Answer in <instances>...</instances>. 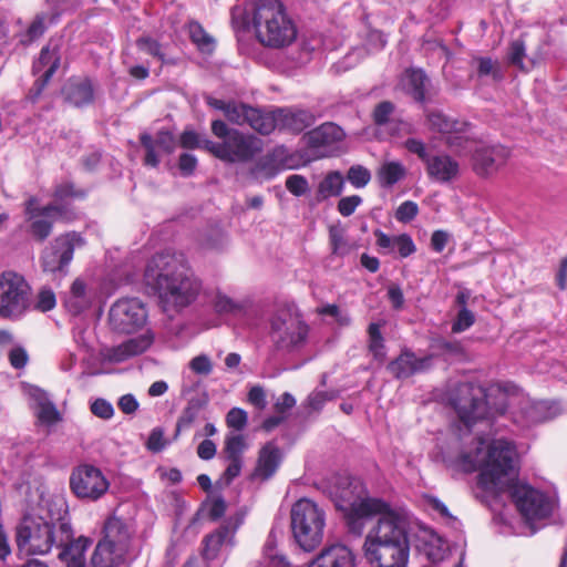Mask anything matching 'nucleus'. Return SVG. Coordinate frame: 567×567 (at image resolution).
Segmentation results:
<instances>
[{
    "label": "nucleus",
    "mask_w": 567,
    "mask_h": 567,
    "mask_svg": "<svg viewBox=\"0 0 567 567\" xmlns=\"http://www.w3.org/2000/svg\"><path fill=\"white\" fill-rule=\"evenodd\" d=\"M144 281L164 312H181L196 301L203 289L185 254L174 250L159 251L150 258Z\"/></svg>",
    "instance_id": "nucleus-1"
},
{
    "label": "nucleus",
    "mask_w": 567,
    "mask_h": 567,
    "mask_svg": "<svg viewBox=\"0 0 567 567\" xmlns=\"http://www.w3.org/2000/svg\"><path fill=\"white\" fill-rule=\"evenodd\" d=\"M456 465L467 474L478 471L477 487L495 503L518 481L520 471L516 444L506 439H494L485 447V440L477 437L474 450L461 453Z\"/></svg>",
    "instance_id": "nucleus-2"
},
{
    "label": "nucleus",
    "mask_w": 567,
    "mask_h": 567,
    "mask_svg": "<svg viewBox=\"0 0 567 567\" xmlns=\"http://www.w3.org/2000/svg\"><path fill=\"white\" fill-rule=\"evenodd\" d=\"M410 516L402 506L378 518L363 544L364 557L377 567H405L410 556Z\"/></svg>",
    "instance_id": "nucleus-3"
},
{
    "label": "nucleus",
    "mask_w": 567,
    "mask_h": 567,
    "mask_svg": "<svg viewBox=\"0 0 567 567\" xmlns=\"http://www.w3.org/2000/svg\"><path fill=\"white\" fill-rule=\"evenodd\" d=\"M250 23L255 28L259 43L267 48H287L298 35L297 24L281 0L255 1Z\"/></svg>",
    "instance_id": "nucleus-4"
},
{
    "label": "nucleus",
    "mask_w": 567,
    "mask_h": 567,
    "mask_svg": "<svg viewBox=\"0 0 567 567\" xmlns=\"http://www.w3.org/2000/svg\"><path fill=\"white\" fill-rule=\"evenodd\" d=\"M72 537L70 520L60 516L55 522L25 515L16 527V544L25 555H44L53 546H62Z\"/></svg>",
    "instance_id": "nucleus-5"
},
{
    "label": "nucleus",
    "mask_w": 567,
    "mask_h": 567,
    "mask_svg": "<svg viewBox=\"0 0 567 567\" xmlns=\"http://www.w3.org/2000/svg\"><path fill=\"white\" fill-rule=\"evenodd\" d=\"M452 404L460 421L471 430L481 420H493L502 416L508 409L507 396L501 391L488 392L476 382L461 383Z\"/></svg>",
    "instance_id": "nucleus-6"
},
{
    "label": "nucleus",
    "mask_w": 567,
    "mask_h": 567,
    "mask_svg": "<svg viewBox=\"0 0 567 567\" xmlns=\"http://www.w3.org/2000/svg\"><path fill=\"white\" fill-rule=\"evenodd\" d=\"M326 513L310 498L296 501L290 511V527L296 544L305 551L315 550L323 539Z\"/></svg>",
    "instance_id": "nucleus-7"
},
{
    "label": "nucleus",
    "mask_w": 567,
    "mask_h": 567,
    "mask_svg": "<svg viewBox=\"0 0 567 567\" xmlns=\"http://www.w3.org/2000/svg\"><path fill=\"white\" fill-rule=\"evenodd\" d=\"M32 311V287L14 270L0 274V319L19 321Z\"/></svg>",
    "instance_id": "nucleus-8"
},
{
    "label": "nucleus",
    "mask_w": 567,
    "mask_h": 567,
    "mask_svg": "<svg viewBox=\"0 0 567 567\" xmlns=\"http://www.w3.org/2000/svg\"><path fill=\"white\" fill-rule=\"evenodd\" d=\"M505 494L508 495L518 513L529 526L532 534H535L537 530L534 527L535 522L547 519L554 513V503L547 493L526 482L518 480L512 483Z\"/></svg>",
    "instance_id": "nucleus-9"
},
{
    "label": "nucleus",
    "mask_w": 567,
    "mask_h": 567,
    "mask_svg": "<svg viewBox=\"0 0 567 567\" xmlns=\"http://www.w3.org/2000/svg\"><path fill=\"white\" fill-rule=\"evenodd\" d=\"M247 420L246 411L239 408H233L226 415L227 427L231 431L225 436L221 452L229 463L221 476L225 485H229L241 472L246 440L238 432L245 427Z\"/></svg>",
    "instance_id": "nucleus-10"
},
{
    "label": "nucleus",
    "mask_w": 567,
    "mask_h": 567,
    "mask_svg": "<svg viewBox=\"0 0 567 567\" xmlns=\"http://www.w3.org/2000/svg\"><path fill=\"white\" fill-rule=\"evenodd\" d=\"M210 128L212 133L221 142L205 140L203 150L228 163L248 161V137L244 133L229 128L221 120H214Z\"/></svg>",
    "instance_id": "nucleus-11"
},
{
    "label": "nucleus",
    "mask_w": 567,
    "mask_h": 567,
    "mask_svg": "<svg viewBox=\"0 0 567 567\" xmlns=\"http://www.w3.org/2000/svg\"><path fill=\"white\" fill-rule=\"evenodd\" d=\"M24 215L30 221L29 231L38 241H44L52 233L55 219L72 220L75 214L64 205L47 204L39 206L35 196H30L24 203Z\"/></svg>",
    "instance_id": "nucleus-12"
},
{
    "label": "nucleus",
    "mask_w": 567,
    "mask_h": 567,
    "mask_svg": "<svg viewBox=\"0 0 567 567\" xmlns=\"http://www.w3.org/2000/svg\"><path fill=\"white\" fill-rule=\"evenodd\" d=\"M395 508L389 501L382 497H363L353 506L344 507L339 512L342 514L348 534L360 537L365 528L367 522L373 517L389 516Z\"/></svg>",
    "instance_id": "nucleus-13"
},
{
    "label": "nucleus",
    "mask_w": 567,
    "mask_h": 567,
    "mask_svg": "<svg viewBox=\"0 0 567 567\" xmlns=\"http://www.w3.org/2000/svg\"><path fill=\"white\" fill-rule=\"evenodd\" d=\"M109 487V481L94 465L82 464L71 473L70 488L78 498L97 501L107 492Z\"/></svg>",
    "instance_id": "nucleus-14"
},
{
    "label": "nucleus",
    "mask_w": 567,
    "mask_h": 567,
    "mask_svg": "<svg viewBox=\"0 0 567 567\" xmlns=\"http://www.w3.org/2000/svg\"><path fill=\"white\" fill-rule=\"evenodd\" d=\"M147 319L144 303L137 298L120 299L110 309L109 322L118 333H133L141 329Z\"/></svg>",
    "instance_id": "nucleus-15"
},
{
    "label": "nucleus",
    "mask_w": 567,
    "mask_h": 567,
    "mask_svg": "<svg viewBox=\"0 0 567 567\" xmlns=\"http://www.w3.org/2000/svg\"><path fill=\"white\" fill-rule=\"evenodd\" d=\"M511 155V148L499 143H477L471 156L472 171L481 178H488L507 164Z\"/></svg>",
    "instance_id": "nucleus-16"
},
{
    "label": "nucleus",
    "mask_w": 567,
    "mask_h": 567,
    "mask_svg": "<svg viewBox=\"0 0 567 567\" xmlns=\"http://www.w3.org/2000/svg\"><path fill=\"white\" fill-rule=\"evenodd\" d=\"M83 238L70 233L54 239L51 250L44 251L41 256V267L44 272H65L73 259L75 246H82Z\"/></svg>",
    "instance_id": "nucleus-17"
},
{
    "label": "nucleus",
    "mask_w": 567,
    "mask_h": 567,
    "mask_svg": "<svg viewBox=\"0 0 567 567\" xmlns=\"http://www.w3.org/2000/svg\"><path fill=\"white\" fill-rule=\"evenodd\" d=\"M329 494L337 511L353 506L363 497H370L363 480L347 473H339L332 477Z\"/></svg>",
    "instance_id": "nucleus-18"
},
{
    "label": "nucleus",
    "mask_w": 567,
    "mask_h": 567,
    "mask_svg": "<svg viewBox=\"0 0 567 567\" xmlns=\"http://www.w3.org/2000/svg\"><path fill=\"white\" fill-rule=\"evenodd\" d=\"M61 64V52L60 47L58 44H52L50 42L48 45L43 47L40 51L38 60L32 65L33 74L39 73L42 68L49 65L47 71L34 81L30 92L29 97L32 102H35L43 90L50 83L52 76L55 74Z\"/></svg>",
    "instance_id": "nucleus-19"
},
{
    "label": "nucleus",
    "mask_w": 567,
    "mask_h": 567,
    "mask_svg": "<svg viewBox=\"0 0 567 567\" xmlns=\"http://www.w3.org/2000/svg\"><path fill=\"white\" fill-rule=\"evenodd\" d=\"M297 167H299L298 155L290 153L284 145H278L257 161L255 167L250 168V174L272 178L282 171Z\"/></svg>",
    "instance_id": "nucleus-20"
},
{
    "label": "nucleus",
    "mask_w": 567,
    "mask_h": 567,
    "mask_svg": "<svg viewBox=\"0 0 567 567\" xmlns=\"http://www.w3.org/2000/svg\"><path fill=\"white\" fill-rule=\"evenodd\" d=\"M433 354L417 358L412 349L403 347L400 354L388 363L386 370L395 380H406L429 371L433 365Z\"/></svg>",
    "instance_id": "nucleus-21"
},
{
    "label": "nucleus",
    "mask_w": 567,
    "mask_h": 567,
    "mask_svg": "<svg viewBox=\"0 0 567 567\" xmlns=\"http://www.w3.org/2000/svg\"><path fill=\"white\" fill-rule=\"evenodd\" d=\"M140 143L145 150L143 164L153 168H156L161 163L156 147L169 155L175 152L177 145L175 135L166 128L159 130L155 137L147 132L141 133Z\"/></svg>",
    "instance_id": "nucleus-22"
},
{
    "label": "nucleus",
    "mask_w": 567,
    "mask_h": 567,
    "mask_svg": "<svg viewBox=\"0 0 567 567\" xmlns=\"http://www.w3.org/2000/svg\"><path fill=\"white\" fill-rule=\"evenodd\" d=\"M133 536L134 529L124 518L111 515L103 523L99 542L128 553Z\"/></svg>",
    "instance_id": "nucleus-23"
},
{
    "label": "nucleus",
    "mask_w": 567,
    "mask_h": 567,
    "mask_svg": "<svg viewBox=\"0 0 567 567\" xmlns=\"http://www.w3.org/2000/svg\"><path fill=\"white\" fill-rule=\"evenodd\" d=\"M284 453L275 441H269L262 445L258 452L254 470L250 472V482L260 483L270 480L281 465Z\"/></svg>",
    "instance_id": "nucleus-24"
},
{
    "label": "nucleus",
    "mask_w": 567,
    "mask_h": 567,
    "mask_svg": "<svg viewBox=\"0 0 567 567\" xmlns=\"http://www.w3.org/2000/svg\"><path fill=\"white\" fill-rule=\"evenodd\" d=\"M285 538V528L278 520L274 522L262 546L261 559L255 567H292L287 555L279 548Z\"/></svg>",
    "instance_id": "nucleus-25"
},
{
    "label": "nucleus",
    "mask_w": 567,
    "mask_h": 567,
    "mask_svg": "<svg viewBox=\"0 0 567 567\" xmlns=\"http://www.w3.org/2000/svg\"><path fill=\"white\" fill-rule=\"evenodd\" d=\"M355 555L343 544L323 547L308 567H355Z\"/></svg>",
    "instance_id": "nucleus-26"
},
{
    "label": "nucleus",
    "mask_w": 567,
    "mask_h": 567,
    "mask_svg": "<svg viewBox=\"0 0 567 567\" xmlns=\"http://www.w3.org/2000/svg\"><path fill=\"white\" fill-rule=\"evenodd\" d=\"M430 78L421 68L410 66L404 70L399 79L401 90L415 103L424 105L427 102L426 86L430 84Z\"/></svg>",
    "instance_id": "nucleus-27"
},
{
    "label": "nucleus",
    "mask_w": 567,
    "mask_h": 567,
    "mask_svg": "<svg viewBox=\"0 0 567 567\" xmlns=\"http://www.w3.org/2000/svg\"><path fill=\"white\" fill-rule=\"evenodd\" d=\"M426 174L431 181L447 184L460 176V164L447 154L431 155L424 164Z\"/></svg>",
    "instance_id": "nucleus-28"
},
{
    "label": "nucleus",
    "mask_w": 567,
    "mask_h": 567,
    "mask_svg": "<svg viewBox=\"0 0 567 567\" xmlns=\"http://www.w3.org/2000/svg\"><path fill=\"white\" fill-rule=\"evenodd\" d=\"M62 93L65 101L75 107H83L94 101L93 83L87 76L71 78L62 89Z\"/></svg>",
    "instance_id": "nucleus-29"
},
{
    "label": "nucleus",
    "mask_w": 567,
    "mask_h": 567,
    "mask_svg": "<svg viewBox=\"0 0 567 567\" xmlns=\"http://www.w3.org/2000/svg\"><path fill=\"white\" fill-rule=\"evenodd\" d=\"M243 524V517L235 518L234 522L230 519L227 524L220 526L215 532L207 534L202 540V557L205 560H213L216 558L228 534L230 532H235L236 528Z\"/></svg>",
    "instance_id": "nucleus-30"
},
{
    "label": "nucleus",
    "mask_w": 567,
    "mask_h": 567,
    "mask_svg": "<svg viewBox=\"0 0 567 567\" xmlns=\"http://www.w3.org/2000/svg\"><path fill=\"white\" fill-rule=\"evenodd\" d=\"M344 137L343 130L331 122L321 124L320 126L307 132L303 136L306 144L310 148H321L336 144Z\"/></svg>",
    "instance_id": "nucleus-31"
},
{
    "label": "nucleus",
    "mask_w": 567,
    "mask_h": 567,
    "mask_svg": "<svg viewBox=\"0 0 567 567\" xmlns=\"http://www.w3.org/2000/svg\"><path fill=\"white\" fill-rule=\"evenodd\" d=\"M90 545V538L80 536L74 539L72 536L68 542L62 544V546H56L58 548H61L59 559L66 567H84L86 565L85 551Z\"/></svg>",
    "instance_id": "nucleus-32"
},
{
    "label": "nucleus",
    "mask_w": 567,
    "mask_h": 567,
    "mask_svg": "<svg viewBox=\"0 0 567 567\" xmlns=\"http://www.w3.org/2000/svg\"><path fill=\"white\" fill-rule=\"evenodd\" d=\"M153 339L148 336H140L128 339L117 347L111 349L109 359L113 362H123L132 357L144 353L152 344Z\"/></svg>",
    "instance_id": "nucleus-33"
},
{
    "label": "nucleus",
    "mask_w": 567,
    "mask_h": 567,
    "mask_svg": "<svg viewBox=\"0 0 567 567\" xmlns=\"http://www.w3.org/2000/svg\"><path fill=\"white\" fill-rule=\"evenodd\" d=\"M125 553L104 543L97 542L91 556V567H121L126 561Z\"/></svg>",
    "instance_id": "nucleus-34"
},
{
    "label": "nucleus",
    "mask_w": 567,
    "mask_h": 567,
    "mask_svg": "<svg viewBox=\"0 0 567 567\" xmlns=\"http://www.w3.org/2000/svg\"><path fill=\"white\" fill-rule=\"evenodd\" d=\"M313 116L309 111L300 110L291 112L286 109H278L279 130H288L299 134L312 124Z\"/></svg>",
    "instance_id": "nucleus-35"
},
{
    "label": "nucleus",
    "mask_w": 567,
    "mask_h": 567,
    "mask_svg": "<svg viewBox=\"0 0 567 567\" xmlns=\"http://www.w3.org/2000/svg\"><path fill=\"white\" fill-rule=\"evenodd\" d=\"M309 333V326L303 320H298L296 330L286 329L275 339V347L278 350L291 351L303 346Z\"/></svg>",
    "instance_id": "nucleus-36"
},
{
    "label": "nucleus",
    "mask_w": 567,
    "mask_h": 567,
    "mask_svg": "<svg viewBox=\"0 0 567 567\" xmlns=\"http://www.w3.org/2000/svg\"><path fill=\"white\" fill-rule=\"evenodd\" d=\"M344 187V178L339 171L329 172L318 184L316 199L321 203L329 197H338L342 194Z\"/></svg>",
    "instance_id": "nucleus-37"
},
{
    "label": "nucleus",
    "mask_w": 567,
    "mask_h": 567,
    "mask_svg": "<svg viewBox=\"0 0 567 567\" xmlns=\"http://www.w3.org/2000/svg\"><path fill=\"white\" fill-rule=\"evenodd\" d=\"M65 306L73 316H78L89 308L90 298L86 293V285L82 279L76 278L72 282L70 292L65 299Z\"/></svg>",
    "instance_id": "nucleus-38"
},
{
    "label": "nucleus",
    "mask_w": 567,
    "mask_h": 567,
    "mask_svg": "<svg viewBox=\"0 0 567 567\" xmlns=\"http://www.w3.org/2000/svg\"><path fill=\"white\" fill-rule=\"evenodd\" d=\"M279 128L278 109L266 112L250 106V128L262 135H268Z\"/></svg>",
    "instance_id": "nucleus-39"
},
{
    "label": "nucleus",
    "mask_w": 567,
    "mask_h": 567,
    "mask_svg": "<svg viewBox=\"0 0 567 567\" xmlns=\"http://www.w3.org/2000/svg\"><path fill=\"white\" fill-rule=\"evenodd\" d=\"M87 196V192L83 188L76 187L71 181H63L58 183L53 187L52 198L53 205H64L66 208L68 203L73 199H84Z\"/></svg>",
    "instance_id": "nucleus-40"
},
{
    "label": "nucleus",
    "mask_w": 567,
    "mask_h": 567,
    "mask_svg": "<svg viewBox=\"0 0 567 567\" xmlns=\"http://www.w3.org/2000/svg\"><path fill=\"white\" fill-rule=\"evenodd\" d=\"M472 64L476 68V75L478 79L492 78L494 82H502L504 80V72L497 60L491 56H473Z\"/></svg>",
    "instance_id": "nucleus-41"
},
{
    "label": "nucleus",
    "mask_w": 567,
    "mask_h": 567,
    "mask_svg": "<svg viewBox=\"0 0 567 567\" xmlns=\"http://www.w3.org/2000/svg\"><path fill=\"white\" fill-rule=\"evenodd\" d=\"M187 29L190 41L202 53H213L215 50V40L209 33L206 32L199 22H189Z\"/></svg>",
    "instance_id": "nucleus-42"
},
{
    "label": "nucleus",
    "mask_w": 567,
    "mask_h": 567,
    "mask_svg": "<svg viewBox=\"0 0 567 567\" xmlns=\"http://www.w3.org/2000/svg\"><path fill=\"white\" fill-rule=\"evenodd\" d=\"M405 167L400 162H386L379 172L378 178L381 187L390 188L405 177Z\"/></svg>",
    "instance_id": "nucleus-43"
},
{
    "label": "nucleus",
    "mask_w": 567,
    "mask_h": 567,
    "mask_svg": "<svg viewBox=\"0 0 567 567\" xmlns=\"http://www.w3.org/2000/svg\"><path fill=\"white\" fill-rule=\"evenodd\" d=\"M204 408V403L198 399H192L182 411L176 422V429L174 439L176 440L183 430L192 426L195 420L198 417L199 412Z\"/></svg>",
    "instance_id": "nucleus-44"
},
{
    "label": "nucleus",
    "mask_w": 567,
    "mask_h": 567,
    "mask_svg": "<svg viewBox=\"0 0 567 567\" xmlns=\"http://www.w3.org/2000/svg\"><path fill=\"white\" fill-rule=\"evenodd\" d=\"M369 334V351L372 353L373 359L382 363L386 359L384 338L381 332V324L371 322L368 327Z\"/></svg>",
    "instance_id": "nucleus-45"
},
{
    "label": "nucleus",
    "mask_w": 567,
    "mask_h": 567,
    "mask_svg": "<svg viewBox=\"0 0 567 567\" xmlns=\"http://www.w3.org/2000/svg\"><path fill=\"white\" fill-rule=\"evenodd\" d=\"M231 24L239 42L248 33V0H238L231 9Z\"/></svg>",
    "instance_id": "nucleus-46"
},
{
    "label": "nucleus",
    "mask_w": 567,
    "mask_h": 567,
    "mask_svg": "<svg viewBox=\"0 0 567 567\" xmlns=\"http://www.w3.org/2000/svg\"><path fill=\"white\" fill-rule=\"evenodd\" d=\"M426 120L432 131L446 135L449 133H453L458 124L457 121L450 120L444 113L440 111L427 112Z\"/></svg>",
    "instance_id": "nucleus-47"
},
{
    "label": "nucleus",
    "mask_w": 567,
    "mask_h": 567,
    "mask_svg": "<svg viewBox=\"0 0 567 567\" xmlns=\"http://www.w3.org/2000/svg\"><path fill=\"white\" fill-rule=\"evenodd\" d=\"M445 144L455 152L456 155L462 156L467 152L473 154V141L457 132V128L453 133H449L445 138Z\"/></svg>",
    "instance_id": "nucleus-48"
},
{
    "label": "nucleus",
    "mask_w": 567,
    "mask_h": 567,
    "mask_svg": "<svg viewBox=\"0 0 567 567\" xmlns=\"http://www.w3.org/2000/svg\"><path fill=\"white\" fill-rule=\"evenodd\" d=\"M37 416L40 423L45 425L55 424L62 419L55 404L47 399L39 402Z\"/></svg>",
    "instance_id": "nucleus-49"
},
{
    "label": "nucleus",
    "mask_w": 567,
    "mask_h": 567,
    "mask_svg": "<svg viewBox=\"0 0 567 567\" xmlns=\"http://www.w3.org/2000/svg\"><path fill=\"white\" fill-rule=\"evenodd\" d=\"M226 502L221 496L215 497L214 499L205 501L197 515H199L203 511H207V518L212 522H217L226 513Z\"/></svg>",
    "instance_id": "nucleus-50"
},
{
    "label": "nucleus",
    "mask_w": 567,
    "mask_h": 567,
    "mask_svg": "<svg viewBox=\"0 0 567 567\" xmlns=\"http://www.w3.org/2000/svg\"><path fill=\"white\" fill-rule=\"evenodd\" d=\"M136 47L140 51L147 53L148 55L157 59L158 61H165V54L163 52V45L150 35H142L136 40Z\"/></svg>",
    "instance_id": "nucleus-51"
},
{
    "label": "nucleus",
    "mask_w": 567,
    "mask_h": 567,
    "mask_svg": "<svg viewBox=\"0 0 567 567\" xmlns=\"http://www.w3.org/2000/svg\"><path fill=\"white\" fill-rule=\"evenodd\" d=\"M56 305L54 292L49 288H42L39 290L37 298L32 293V311L37 310L40 312H47L52 310Z\"/></svg>",
    "instance_id": "nucleus-52"
},
{
    "label": "nucleus",
    "mask_w": 567,
    "mask_h": 567,
    "mask_svg": "<svg viewBox=\"0 0 567 567\" xmlns=\"http://www.w3.org/2000/svg\"><path fill=\"white\" fill-rule=\"evenodd\" d=\"M526 55V47L523 39L513 40L509 43L508 52H507V61L509 64L518 68L524 71V58Z\"/></svg>",
    "instance_id": "nucleus-53"
},
{
    "label": "nucleus",
    "mask_w": 567,
    "mask_h": 567,
    "mask_svg": "<svg viewBox=\"0 0 567 567\" xmlns=\"http://www.w3.org/2000/svg\"><path fill=\"white\" fill-rule=\"evenodd\" d=\"M395 111V105L391 101H382L375 105L372 112V120L377 126H385L390 122L391 115Z\"/></svg>",
    "instance_id": "nucleus-54"
},
{
    "label": "nucleus",
    "mask_w": 567,
    "mask_h": 567,
    "mask_svg": "<svg viewBox=\"0 0 567 567\" xmlns=\"http://www.w3.org/2000/svg\"><path fill=\"white\" fill-rule=\"evenodd\" d=\"M347 179L353 187L362 188L370 182L371 174L362 165H352L347 172Z\"/></svg>",
    "instance_id": "nucleus-55"
},
{
    "label": "nucleus",
    "mask_w": 567,
    "mask_h": 567,
    "mask_svg": "<svg viewBox=\"0 0 567 567\" xmlns=\"http://www.w3.org/2000/svg\"><path fill=\"white\" fill-rule=\"evenodd\" d=\"M285 186L296 197L303 196L309 192L308 179L299 174L289 175L286 178Z\"/></svg>",
    "instance_id": "nucleus-56"
},
{
    "label": "nucleus",
    "mask_w": 567,
    "mask_h": 567,
    "mask_svg": "<svg viewBox=\"0 0 567 567\" xmlns=\"http://www.w3.org/2000/svg\"><path fill=\"white\" fill-rule=\"evenodd\" d=\"M212 303L218 315L236 313L240 310V306L237 302L221 292L215 295Z\"/></svg>",
    "instance_id": "nucleus-57"
},
{
    "label": "nucleus",
    "mask_w": 567,
    "mask_h": 567,
    "mask_svg": "<svg viewBox=\"0 0 567 567\" xmlns=\"http://www.w3.org/2000/svg\"><path fill=\"white\" fill-rule=\"evenodd\" d=\"M475 322V315L468 309H458L456 318L452 322V332L461 333L470 329Z\"/></svg>",
    "instance_id": "nucleus-58"
},
{
    "label": "nucleus",
    "mask_w": 567,
    "mask_h": 567,
    "mask_svg": "<svg viewBox=\"0 0 567 567\" xmlns=\"http://www.w3.org/2000/svg\"><path fill=\"white\" fill-rule=\"evenodd\" d=\"M224 114L234 124L241 125L248 122V106L245 104L238 105L235 102H229Z\"/></svg>",
    "instance_id": "nucleus-59"
},
{
    "label": "nucleus",
    "mask_w": 567,
    "mask_h": 567,
    "mask_svg": "<svg viewBox=\"0 0 567 567\" xmlns=\"http://www.w3.org/2000/svg\"><path fill=\"white\" fill-rule=\"evenodd\" d=\"M393 248H396L401 258H408L416 251V246L409 234L394 236Z\"/></svg>",
    "instance_id": "nucleus-60"
},
{
    "label": "nucleus",
    "mask_w": 567,
    "mask_h": 567,
    "mask_svg": "<svg viewBox=\"0 0 567 567\" xmlns=\"http://www.w3.org/2000/svg\"><path fill=\"white\" fill-rule=\"evenodd\" d=\"M419 214V206L413 200H405L400 204L395 210V218L398 221L408 224L412 221Z\"/></svg>",
    "instance_id": "nucleus-61"
},
{
    "label": "nucleus",
    "mask_w": 567,
    "mask_h": 567,
    "mask_svg": "<svg viewBox=\"0 0 567 567\" xmlns=\"http://www.w3.org/2000/svg\"><path fill=\"white\" fill-rule=\"evenodd\" d=\"M204 141L194 130H184L179 135L178 144L185 150H196L203 148Z\"/></svg>",
    "instance_id": "nucleus-62"
},
{
    "label": "nucleus",
    "mask_w": 567,
    "mask_h": 567,
    "mask_svg": "<svg viewBox=\"0 0 567 567\" xmlns=\"http://www.w3.org/2000/svg\"><path fill=\"white\" fill-rule=\"evenodd\" d=\"M334 398V394L328 391H315L308 395L307 406L313 411H320L328 401H332Z\"/></svg>",
    "instance_id": "nucleus-63"
},
{
    "label": "nucleus",
    "mask_w": 567,
    "mask_h": 567,
    "mask_svg": "<svg viewBox=\"0 0 567 567\" xmlns=\"http://www.w3.org/2000/svg\"><path fill=\"white\" fill-rule=\"evenodd\" d=\"M90 410L92 414L103 420H110L114 415L113 405L102 398L95 399L91 403Z\"/></svg>",
    "instance_id": "nucleus-64"
}]
</instances>
